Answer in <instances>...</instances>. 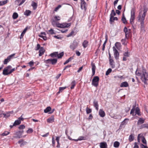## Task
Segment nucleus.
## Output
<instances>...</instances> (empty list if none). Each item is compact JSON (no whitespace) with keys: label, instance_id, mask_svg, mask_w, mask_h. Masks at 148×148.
Returning a JSON list of instances; mask_svg holds the SVG:
<instances>
[{"label":"nucleus","instance_id":"nucleus-10","mask_svg":"<svg viewBox=\"0 0 148 148\" xmlns=\"http://www.w3.org/2000/svg\"><path fill=\"white\" fill-rule=\"evenodd\" d=\"M99 116L102 117H104L105 115V112L102 109H101L99 110Z\"/></svg>","mask_w":148,"mask_h":148},{"label":"nucleus","instance_id":"nucleus-38","mask_svg":"<svg viewBox=\"0 0 148 148\" xmlns=\"http://www.w3.org/2000/svg\"><path fill=\"white\" fill-rule=\"evenodd\" d=\"M121 20L123 23H127L126 19L124 16V14H123V16Z\"/></svg>","mask_w":148,"mask_h":148},{"label":"nucleus","instance_id":"nucleus-24","mask_svg":"<svg viewBox=\"0 0 148 148\" xmlns=\"http://www.w3.org/2000/svg\"><path fill=\"white\" fill-rule=\"evenodd\" d=\"M58 55V53L57 52H53L52 53H51L50 55V56L51 57H57V55Z\"/></svg>","mask_w":148,"mask_h":148},{"label":"nucleus","instance_id":"nucleus-37","mask_svg":"<svg viewBox=\"0 0 148 148\" xmlns=\"http://www.w3.org/2000/svg\"><path fill=\"white\" fill-rule=\"evenodd\" d=\"M66 88V87H62L59 88V91L57 93V94H58L60 93V92H62V91L65 89Z\"/></svg>","mask_w":148,"mask_h":148},{"label":"nucleus","instance_id":"nucleus-28","mask_svg":"<svg viewBox=\"0 0 148 148\" xmlns=\"http://www.w3.org/2000/svg\"><path fill=\"white\" fill-rule=\"evenodd\" d=\"M135 113L136 114H137L138 116H140L141 115L140 112V109L138 108L137 107L136 108Z\"/></svg>","mask_w":148,"mask_h":148},{"label":"nucleus","instance_id":"nucleus-64","mask_svg":"<svg viewBox=\"0 0 148 148\" xmlns=\"http://www.w3.org/2000/svg\"><path fill=\"white\" fill-rule=\"evenodd\" d=\"M134 148H139L138 146L137 145V144L136 142H135L134 143Z\"/></svg>","mask_w":148,"mask_h":148},{"label":"nucleus","instance_id":"nucleus-21","mask_svg":"<svg viewBox=\"0 0 148 148\" xmlns=\"http://www.w3.org/2000/svg\"><path fill=\"white\" fill-rule=\"evenodd\" d=\"M129 119H125L121 123V125H126L127 123V121H128Z\"/></svg>","mask_w":148,"mask_h":148},{"label":"nucleus","instance_id":"nucleus-11","mask_svg":"<svg viewBox=\"0 0 148 148\" xmlns=\"http://www.w3.org/2000/svg\"><path fill=\"white\" fill-rule=\"evenodd\" d=\"M45 51V50L42 47H41L39 51V56H42L44 54Z\"/></svg>","mask_w":148,"mask_h":148},{"label":"nucleus","instance_id":"nucleus-34","mask_svg":"<svg viewBox=\"0 0 148 148\" xmlns=\"http://www.w3.org/2000/svg\"><path fill=\"white\" fill-rule=\"evenodd\" d=\"M31 13V12L29 10H26L24 13V14L26 16L29 15Z\"/></svg>","mask_w":148,"mask_h":148},{"label":"nucleus","instance_id":"nucleus-47","mask_svg":"<svg viewBox=\"0 0 148 148\" xmlns=\"http://www.w3.org/2000/svg\"><path fill=\"white\" fill-rule=\"evenodd\" d=\"M41 47L40 44H38L37 45V46L35 48V50L36 51L38 50L39 49H40Z\"/></svg>","mask_w":148,"mask_h":148},{"label":"nucleus","instance_id":"nucleus-23","mask_svg":"<svg viewBox=\"0 0 148 148\" xmlns=\"http://www.w3.org/2000/svg\"><path fill=\"white\" fill-rule=\"evenodd\" d=\"M8 70L7 69L5 68L3 71V74L4 75H7L9 74H10V73H9V72H8Z\"/></svg>","mask_w":148,"mask_h":148},{"label":"nucleus","instance_id":"nucleus-46","mask_svg":"<svg viewBox=\"0 0 148 148\" xmlns=\"http://www.w3.org/2000/svg\"><path fill=\"white\" fill-rule=\"evenodd\" d=\"M39 36L40 37L42 38L45 40H46L47 39V38L46 36H44L43 35H39Z\"/></svg>","mask_w":148,"mask_h":148},{"label":"nucleus","instance_id":"nucleus-5","mask_svg":"<svg viewBox=\"0 0 148 148\" xmlns=\"http://www.w3.org/2000/svg\"><path fill=\"white\" fill-rule=\"evenodd\" d=\"M78 43L76 40H74L73 42L71 44L70 47L73 50H74L77 46Z\"/></svg>","mask_w":148,"mask_h":148},{"label":"nucleus","instance_id":"nucleus-18","mask_svg":"<svg viewBox=\"0 0 148 148\" xmlns=\"http://www.w3.org/2000/svg\"><path fill=\"white\" fill-rule=\"evenodd\" d=\"M145 121V120L143 119L142 118H140L138 121V125H140L143 123Z\"/></svg>","mask_w":148,"mask_h":148},{"label":"nucleus","instance_id":"nucleus-26","mask_svg":"<svg viewBox=\"0 0 148 148\" xmlns=\"http://www.w3.org/2000/svg\"><path fill=\"white\" fill-rule=\"evenodd\" d=\"M117 20L118 18L116 17H114L112 16L110 17V21L111 22H113L114 21V20L117 21Z\"/></svg>","mask_w":148,"mask_h":148},{"label":"nucleus","instance_id":"nucleus-4","mask_svg":"<svg viewBox=\"0 0 148 148\" xmlns=\"http://www.w3.org/2000/svg\"><path fill=\"white\" fill-rule=\"evenodd\" d=\"M57 61V60L56 59H49L47 60H45L44 62L46 63H51L52 64H54L56 63Z\"/></svg>","mask_w":148,"mask_h":148},{"label":"nucleus","instance_id":"nucleus-62","mask_svg":"<svg viewBox=\"0 0 148 148\" xmlns=\"http://www.w3.org/2000/svg\"><path fill=\"white\" fill-rule=\"evenodd\" d=\"M23 140H21L18 141V143L21 144V146H22V145L23 144Z\"/></svg>","mask_w":148,"mask_h":148},{"label":"nucleus","instance_id":"nucleus-45","mask_svg":"<svg viewBox=\"0 0 148 148\" xmlns=\"http://www.w3.org/2000/svg\"><path fill=\"white\" fill-rule=\"evenodd\" d=\"M112 69H111L110 68L108 69V70L106 71V75H108L111 72Z\"/></svg>","mask_w":148,"mask_h":148},{"label":"nucleus","instance_id":"nucleus-61","mask_svg":"<svg viewBox=\"0 0 148 148\" xmlns=\"http://www.w3.org/2000/svg\"><path fill=\"white\" fill-rule=\"evenodd\" d=\"M61 6L60 5H59L54 10L55 11H57L59 8H60Z\"/></svg>","mask_w":148,"mask_h":148},{"label":"nucleus","instance_id":"nucleus-51","mask_svg":"<svg viewBox=\"0 0 148 148\" xmlns=\"http://www.w3.org/2000/svg\"><path fill=\"white\" fill-rule=\"evenodd\" d=\"M52 24V25H53L54 26H56L57 23L56 22V21H54V20H53L51 22Z\"/></svg>","mask_w":148,"mask_h":148},{"label":"nucleus","instance_id":"nucleus-42","mask_svg":"<svg viewBox=\"0 0 148 148\" xmlns=\"http://www.w3.org/2000/svg\"><path fill=\"white\" fill-rule=\"evenodd\" d=\"M86 111L87 114H88L91 112L92 110L88 108V107H87L86 109Z\"/></svg>","mask_w":148,"mask_h":148},{"label":"nucleus","instance_id":"nucleus-63","mask_svg":"<svg viewBox=\"0 0 148 148\" xmlns=\"http://www.w3.org/2000/svg\"><path fill=\"white\" fill-rule=\"evenodd\" d=\"M52 145L53 146H54L55 145V141L54 139V138L53 137L52 138Z\"/></svg>","mask_w":148,"mask_h":148},{"label":"nucleus","instance_id":"nucleus-6","mask_svg":"<svg viewBox=\"0 0 148 148\" xmlns=\"http://www.w3.org/2000/svg\"><path fill=\"white\" fill-rule=\"evenodd\" d=\"M81 8L82 9L84 10V11H85L86 10V3L84 1V0H81Z\"/></svg>","mask_w":148,"mask_h":148},{"label":"nucleus","instance_id":"nucleus-57","mask_svg":"<svg viewBox=\"0 0 148 148\" xmlns=\"http://www.w3.org/2000/svg\"><path fill=\"white\" fill-rule=\"evenodd\" d=\"M74 32L73 31H72L70 34L67 36V37H69L72 36Z\"/></svg>","mask_w":148,"mask_h":148},{"label":"nucleus","instance_id":"nucleus-1","mask_svg":"<svg viewBox=\"0 0 148 148\" xmlns=\"http://www.w3.org/2000/svg\"><path fill=\"white\" fill-rule=\"evenodd\" d=\"M136 74L137 76H140L141 79L144 83L146 82V81L148 80V74L146 72V70L143 69L140 71L137 70L136 71Z\"/></svg>","mask_w":148,"mask_h":148},{"label":"nucleus","instance_id":"nucleus-54","mask_svg":"<svg viewBox=\"0 0 148 148\" xmlns=\"http://www.w3.org/2000/svg\"><path fill=\"white\" fill-rule=\"evenodd\" d=\"M85 137L84 136H80L78 138V140H85Z\"/></svg>","mask_w":148,"mask_h":148},{"label":"nucleus","instance_id":"nucleus-44","mask_svg":"<svg viewBox=\"0 0 148 148\" xmlns=\"http://www.w3.org/2000/svg\"><path fill=\"white\" fill-rule=\"evenodd\" d=\"M63 55L64 53L62 52L59 53V54H58V55H57V57L59 58H61L63 56Z\"/></svg>","mask_w":148,"mask_h":148},{"label":"nucleus","instance_id":"nucleus-27","mask_svg":"<svg viewBox=\"0 0 148 148\" xmlns=\"http://www.w3.org/2000/svg\"><path fill=\"white\" fill-rule=\"evenodd\" d=\"M135 106H133V108L132 109V110H131L130 114H132L133 116H134L136 115H134V112L135 110Z\"/></svg>","mask_w":148,"mask_h":148},{"label":"nucleus","instance_id":"nucleus-25","mask_svg":"<svg viewBox=\"0 0 148 148\" xmlns=\"http://www.w3.org/2000/svg\"><path fill=\"white\" fill-rule=\"evenodd\" d=\"M51 110V108L50 106L47 107L45 110H44V112L45 113H47L50 111Z\"/></svg>","mask_w":148,"mask_h":148},{"label":"nucleus","instance_id":"nucleus-3","mask_svg":"<svg viewBox=\"0 0 148 148\" xmlns=\"http://www.w3.org/2000/svg\"><path fill=\"white\" fill-rule=\"evenodd\" d=\"M131 15L130 23L131 24L133 25L134 23V20L135 18V11L133 9L131 10Z\"/></svg>","mask_w":148,"mask_h":148},{"label":"nucleus","instance_id":"nucleus-13","mask_svg":"<svg viewBox=\"0 0 148 148\" xmlns=\"http://www.w3.org/2000/svg\"><path fill=\"white\" fill-rule=\"evenodd\" d=\"M70 23H61V28L67 27L71 25Z\"/></svg>","mask_w":148,"mask_h":148},{"label":"nucleus","instance_id":"nucleus-12","mask_svg":"<svg viewBox=\"0 0 148 148\" xmlns=\"http://www.w3.org/2000/svg\"><path fill=\"white\" fill-rule=\"evenodd\" d=\"M93 106L95 107L96 109L98 110L99 109V105L98 102L96 100H94L93 101Z\"/></svg>","mask_w":148,"mask_h":148},{"label":"nucleus","instance_id":"nucleus-30","mask_svg":"<svg viewBox=\"0 0 148 148\" xmlns=\"http://www.w3.org/2000/svg\"><path fill=\"white\" fill-rule=\"evenodd\" d=\"M73 59V57H71L67 59L66 61L64 63V64L65 65L68 63L70 61H71Z\"/></svg>","mask_w":148,"mask_h":148},{"label":"nucleus","instance_id":"nucleus-39","mask_svg":"<svg viewBox=\"0 0 148 148\" xmlns=\"http://www.w3.org/2000/svg\"><path fill=\"white\" fill-rule=\"evenodd\" d=\"M141 128H146L148 129V124H144L142 125L141 126Z\"/></svg>","mask_w":148,"mask_h":148},{"label":"nucleus","instance_id":"nucleus-8","mask_svg":"<svg viewBox=\"0 0 148 148\" xmlns=\"http://www.w3.org/2000/svg\"><path fill=\"white\" fill-rule=\"evenodd\" d=\"M113 51H114V58L116 59L117 60L118 59L119 53L118 51L114 47H113Z\"/></svg>","mask_w":148,"mask_h":148},{"label":"nucleus","instance_id":"nucleus-53","mask_svg":"<svg viewBox=\"0 0 148 148\" xmlns=\"http://www.w3.org/2000/svg\"><path fill=\"white\" fill-rule=\"evenodd\" d=\"M142 140L143 143L146 144V139L144 137H142Z\"/></svg>","mask_w":148,"mask_h":148},{"label":"nucleus","instance_id":"nucleus-14","mask_svg":"<svg viewBox=\"0 0 148 148\" xmlns=\"http://www.w3.org/2000/svg\"><path fill=\"white\" fill-rule=\"evenodd\" d=\"M107 146V144L106 142H102L100 143V148H106Z\"/></svg>","mask_w":148,"mask_h":148},{"label":"nucleus","instance_id":"nucleus-43","mask_svg":"<svg viewBox=\"0 0 148 148\" xmlns=\"http://www.w3.org/2000/svg\"><path fill=\"white\" fill-rule=\"evenodd\" d=\"M54 18L56 21H58L60 19V17L58 16H54Z\"/></svg>","mask_w":148,"mask_h":148},{"label":"nucleus","instance_id":"nucleus-9","mask_svg":"<svg viewBox=\"0 0 148 148\" xmlns=\"http://www.w3.org/2000/svg\"><path fill=\"white\" fill-rule=\"evenodd\" d=\"M124 30L125 33V38H127L129 36V34L130 33V29L128 30L127 28L125 27H124Z\"/></svg>","mask_w":148,"mask_h":148},{"label":"nucleus","instance_id":"nucleus-59","mask_svg":"<svg viewBox=\"0 0 148 148\" xmlns=\"http://www.w3.org/2000/svg\"><path fill=\"white\" fill-rule=\"evenodd\" d=\"M125 39H122L121 41L122 43V44L124 45H126V43L125 42Z\"/></svg>","mask_w":148,"mask_h":148},{"label":"nucleus","instance_id":"nucleus-15","mask_svg":"<svg viewBox=\"0 0 148 148\" xmlns=\"http://www.w3.org/2000/svg\"><path fill=\"white\" fill-rule=\"evenodd\" d=\"M54 121V118L53 116H51L50 118H48L47 120V122L51 123H52Z\"/></svg>","mask_w":148,"mask_h":148},{"label":"nucleus","instance_id":"nucleus-40","mask_svg":"<svg viewBox=\"0 0 148 148\" xmlns=\"http://www.w3.org/2000/svg\"><path fill=\"white\" fill-rule=\"evenodd\" d=\"M48 33L49 34H55V33L54 32L53 30L52 29L49 30Z\"/></svg>","mask_w":148,"mask_h":148},{"label":"nucleus","instance_id":"nucleus-32","mask_svg":"<svg viewBox=\"0 0 148 148\" xmlns=\"http://www.w3.org/2000/svg\"><path fill=\"white\" fill-rule=\"evenodd\" d=\"M8 2V0H6L3 1H0V6H2L6 4Z\"/></svg>","mask_w":148,"mask_h":148},{"label":"nucleus","instance_id":"nucleus-7","mask_svg":"<svg viewBox=\"0 0 148 148\" xmlns=\"http://www.w3.org/2000/svg\"><path fill=\"white\" fill-rule=\"evenodd\" d=\"M15 55V53H13L9 56L7 58L5 59L3 62V63L5 64H7L8 62H9L12 58Z\"/></svg>","mask_w":148,"mask_h":148},{"label":"nucleus","instance_id":"nucleus-16","mask_svg":"<svg viewBox=\"0 0 148 148\" xmlns=\"http://www.w3.org/2000/svg\"><path fill=\"white\" fill-rule=\"evenodd\" d=\"M88 42L86 40H84L82 43V46L84 48L86 47L88 45Z\"/></svg>","mask_w":148,"mask_h":148},{"label":"nucleus","instance_id":"nucleus-55","mask_svg":"<svg viewBox=\"0 0 148 148\" xmlns=\"http://www.w3.org/2000/svg\"><path fill=\"white\" fill-rule=\"evenodd\" d=\"M25 127V126H24V125H20L18 127V128L19 129H23Z\"/></svg>","mask_w":148,"mask_h":148},{"label":"nucleus","instance_id":"nucleus-33","mask_svg":"<svg viewBox=\"0 0 148 148\" xmlns=\"http://www.w3.org/2000/svg\"><path fill=\"white\" fill-rule=\"evenodd\" d=\"M134 139V137L132 134L130 135L129 138V140L130 142L132 141Z\"/></svg>","mask_w":148,"mask_h":148},{"label":"nucleus","instance_id":"nucleus-50","mask_svg":"<svg viewBox=\"0 0 148 148\" xmlns=\"http://www.w3.org/2000/svg\"><path fill=\"white\" fill-rule=\"evenodd\" d=\"M9 133V132L5 131L2 134V135L3 136H6L8 135Z\"/></svg>","mask_w":148,"mask_h":148},{"label":"nucleus","instance_id":"nucleus-2","mask_svg":"<svg viewBox=\"0 0 148 148\" xmlns=\"http://www.w3.org/2000/svg\"><path fill=\"white\" fill-rule=\"evenodd\" d=\"M146 11L145 10L141 11L138 15L137 18L138 21L140 22L141 27H143L144 24V21L146 15Z\"/></svg>","mask_w":148,"mask_h":148},{"label":"nucleus","instance_id":"nucleus-48","mask_svg":"<svg viewBox=\"0 0 148 148\" xmlns=\"http://www.w3.org/2000/svg\"><path fill=\"white\" fill-rule=\"evenodd\" d=\"M33 132V129L32 128H29L27 131V133L29 134L32 133Z\"/></svg>","mask_w":148,"mask_h":148},{"label":"nucleus","instance_id":"nucleus-56","mask_svg":"<svg viewBox=\"0 0 148 148\" xmlns=\"http://www.w3.org/2000/svg\"><path fill=\"white\" fill-rule=\"evenodd\" d=\"M23 115V114L21 117H19L18 118V120L19 121H23L24 120V118L22 117V116Z\"/></svg>","mask_w":148,"mask_h":148},{"label":"nucleus","instance_id":"nucleus-22","mask_svg":"<svg viewBox=\"0 0 148 148\" xmlns=\"http://www.w3.org/2000/svg\"><path fill=\"white\" fill-rule=\"evenodd\" d=\"M21 121H19L18 119L16 120L14 123V125L15 126L18 125L21 123Z\"/></svg>","mask_w":148,"mask_h":148},{"label":"nucleus","instance_id":"nucleus-49","mask_svg":"<svg viewBox=\"0 0 148 148\" xmlns=\"http://www.w3.org/2000/svg\"><path fill=\"white\" fill-rule=\"evenodd\" d=\"M120 86L121 87H127L128 86V84H121Z\"/></svg>","mask_w":148,"mask_h":148},{"label":"nucleus","instance_id":"nucleus-36","mask_svg":"<svg viewBox=\"0 0 148 148\" xmlns=\"http://www.w3.org/2000/svg\"><path fill=\"white\" fill-rule=\"evenodd\" d=\"M59 139H60L59 137H56V141L57 142V143H58V145L56 146V147H60V143L59 142Z\"/></svg>","mask_w":148,"mask_h":148},{"label":"nucleus","instance_id":"nucleus-41","mask_svg":"<svg viewBox=\"0 0 148 148\" xmlns=\"http://www.w3.org/2000/svg\"><path fill=\"white\" fill-rule=\"evenodd\" d=\"M116 15V13H115L114 10H112L111 11V13L110 14V17L111 16H114Z\"/></svg>","mask_w":148,"mask_h":148},{"label":"nucleus","instance_id":"nucleus-19","mask_svg":"<svg viewBox=\"0 0 148 148\" xmlns=\"http://www.w3.org/2000/svg\"><path fill=\"white\" fill-rule=\"evenodd\" d=\"M99 79V77L98 76H95L93 78L92 82H98Z\"/></svg>","mask_w":148,"mask_h":148},{"label":"nucleus","instance_id":"nucleus-17","mask_svg":"<svg viewBox=\"0 0 148 148\" xmlns=\"http://www.w3.org/2000/svg\"><path fill=\"white\" fill-rule=\"evenodd\" d=\"M31 5L33 7L34 10H35L37 6V4L36 3L33 1L31 4Z\"/></svg>","mask_w":148,"mask_h":148},{"label":"nucleus","instance_id":"nucleus-31","mask_svg":"<svg viewBox=\"0 0 148 148\" xmlns=\"http://www.w3.org/2000/svg\"><path fill=\"white\" fill-rule=\"evenodd\" d=\"M27 28H26L23 31V32H22L21 34V36L20 37V39H21V38H22L23 36H24V34H25V32H26V30H27Z\"/></svg>","mask_w":148,"mask_h":148},{"label":"nucleus","instance_id":"nucleus-60","mask_svg":"<svg viewBox=\"0 0 148 148\" xmlns=\"http://www.w3.org/2000/svg\"><path fill=\"white\" fill-rule=\"evenodd\" d=\"M61 23H57L56 24V26L58 27L61 28Z\"/></svg>","mask_w":148,"mask_h":148},{"label":"nucleus","instance_id":"nucleus-20","mask_svg":"<svg viewBox=\"0 0 148 148\" xmlns=\"http://www.w3.org/2000/svg\"><path fill=\"white\" fill-rule=\"evenodd\" d=\"M95 69H96V66L94 64H92V72L93 74V75H94L95 73Z\"/></svg>","mask_w":148,"mask_h":148},{"label":"nucleus","instance_id":"nucleus-52","mask_svg":"<svg viewBox=\"0 0 148 148\" xmlns=\"http://www.w3.org/2000/svg\"><path fill=\"white\" fill-rule=\"evenodd\" d=\"M124 56L125 57H129V53L128 51L125 52L123 54Z\"/></svg>","mask_w":148,"mask_h":148},{"label":"nucleus","instance_id":"nucleus-35","mask_svg":"<svg viewBox=\"0 0 148 148\" xmlns=\"http://www.w3.org/2000/svg\"><path fill=\"white\" fill-rule=\"evenodd\" d=\"M18 16V14L16 12H14L13 14L12 18L14 19H16Z\"/></svg>","mask_w":148,"mask_h":148},{"label":"nucleus","instance_id":"nucleus-58","mask_svg":"<svg viewBox=\"0 0 148 148\" xmlns=\"http://www.w3.org/2000/svg\"><path fill=\"white\" fill-rule=\"evenodd\" d=\"M115 46L118 48V47H119L121 45V44L119 42H116L115 44Z\"/></svg>","mask_w":148,"mask_h":148},{"label":"nucleus","instance_id":"nucleus-29","mask_svg":"<svg viewBox=\"0 0 148 148\" xmlns=\"http://www.w3.org/2000/svg\"><path fill=\"white\" fill-rule=\"evenodd\" d=\"M120 145L119 142L118 141H115L114 143V146L116 148L118 147Z\"/></svg>","mask_w":148,"mask_h":148}]
</instances>
